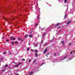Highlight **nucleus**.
Returning a JSON list of instances; mask_svg holds the SVG:
<instances>
[{
    "instance_id": "nucleus-6",
    "label": "nucleus",
    "mask_w": 75,
    "mask_h": 75,
    "mask_svg": "<svg viewBox=\"0 0 75 75\" xmlns=\"http://www.w3.org/2000/svg\"><path fill=\"white\" fill-rule=\"evenodd\" d=\"M45 33L43 34L42 35V38H44V35H45Z\"/></svg>"
},
{
    "instance_id": "nucleus-38",
    "label": "nucleus",
    "mask_w": 75,
    "mask_h": 75,
    "mask_svg": "<svg viewBox=\"0 0 75 75\" xmlns=\"http://www.w3.org/2000/svg\"><path fill=\"white\" fill-rule=\"evenodd\" d=\"M5 71V70H2V71Z\"/></svg>"
},
{
    "instance_id": "nucleus-20",
    "label": "nucleus",
    "mask_w": 75,
    "mask_h": 75,
    "mask_svg": "<svg viewBox=\"0 0 75 75\" xmlns=\"http://www.w3.org/2000/svg\"><path fill=\"white\" fill-rule=\"evenodd\" d=\"M15 44H18V41H17L15 42Z\"/></svg>"
},
{
    "instance_id": "nucleus-29",
    "label": "nucleus",
    "mask_w": 75,
    "mask_h": 75,
    "mask_svg": "<svg viewBox=\"0 0 75 75\" xmlns=\"http://www.w3.org/2000/svg\"><path fill=\"white\" fill-rule=\"evenodd\" d=\"M31 61V59H29L28 61V62H30V61Z\"/></svg>"
},
{
    "instance_id": "nucleus-50",
    "label": "nucleus",
    "mask_w": 75,
    "mask_h": 75,
    "mask_svg": "<svg viewBox=\"0 0 75 75\" xmlns=\"http://www.w3.org/2000/svg\"><path fill=\"white\" fill-rule=\"evenodd\" d=\"M70 60H71V59H70Z\"/></svg>"
},
{
    "instance_id": "nucleus-26",
    "label": "nucleus",
    "mask_w": 75,
    "mask_h": 75,
    "mask_svg": "<svg viewBox=\"0 0 75 75\" xmlns=\"http://www.w3.org/2000/svg\"><path fill=\"white\" fill-rule=\"evenodd\" d=\"M21 63H19L18 64V65H21Z\"/></svg>"
},
{
    "instance_id": "nucleus-45",
    "label": "nucleus",
    "mask_w": 75,
    "mask_h": 75,
    "mask_svg": "<svg viewBox=\"0 0 75 75\" xmlns=\"http://www.w3.org/2000/svg\"><path fill=\"white\" fill-rule=\"evenodd\" d=\"M42 65H43V64H44V63H42Z\"/></svg>"
},
{
    "instance_id": "nucleus-3",
    "label": "nucleus",
    "mask_w": 75,
    "mask_h": 75,
    "mask_svg": "<svg viewBox=\"0 0 75 75\" xmlns=\"http://www.w3.org/2000/svg\"><path fill=\"white\" fill-rule=\"evenodd\" d=\"M10 40H12V41H14V40H16V38H13V37H11Z\"/></svg>"
},
{
    "instance_id": "nucleus-10",
    "label": "nucleus",
    "mask_w": 75,
    "mask_h": 75,
    "mask_svg": "<svg viewBox=\"0 0 75 75\" xmlns=\"http://www.w3.org/2000/svg\"><path fill=\"white\" fill-rule=\"evenodd\" d=\"M18 40H20V41H23L24 40V39H23V40H21V39L20 38H18Z\"/></svg>"
},
{
    "instance_id": "nucleus-17",
    "label": "nucleus",
    "mask_w": 75,
    "mask_h": 75,
    "mask_svg": "<svg viewBox=\"0 0 75 75\" xmlns=\"http://www.w3.org/2000/svg\"><path fill=\"white\" fill-rule=\"evenodd\" d=\"M54 39V38H53V39L50 41V42H51L52 41H53Z\"/></svg>"
},
{
    "instance_id": "nucleus-31",
    "label": "nucleus",
    "mask_w": 75,
    "mask_h": 75,
    "mask_svg": "<svg viewBox=\"0 0 75 75\" xmlns=\"http://www.w3.org/2000/svg\"><path fill=\"white\" fill-rule=\"evenodd\" d=\"M18 18V17H16V18Z\"/></svg>"
},
{
    "instance_id": "nucleus-18",
    "label": "nucleus",
    "mask_w": 75,
    "mask_h": 75,
    "mask_svg": "<svg viewBox=\"0 0 75 75\" xmlns=\"http://www.w3.org/2000/svg\"><path fill=\"white\" fill-rule=\"evenodd\" d=\"M6 42H9V40L8 39H7L6 40Z\"/></svg>"
},
{
    "instance_id": "nucleus-14",
    "label": "nucleus",
    "mask_w": 75,
    "mask_h": 75,
    "mask_svg": "<svg viewBox=\"0 0 75 75\" xmlns=\"http://www.w3.org/2000/svg\"><path fill=\"white\" fill-rule=\"evenodd\" d=\"M27 37H28V35H25V38H27Z\"/></svg>"
},
{
    "instance_id": "nucleus-27",
    "label": "nucleus",
    "mask_w": 75,
    "mask_h": 75,
    "mask_svg": "<svg viewBox=\"0 0 75 75\" xmlns=\"http://www.w3.org/2000/svg\"><path fill=\"white\" fill-rule=\"evenodd\" d=\"M4 54H6V52H4Z\"/></svg>"
},
{
    "instance_id": "nucleus-43",
    "label": "nucleus",
    "mask_w": 75,
    "mask_h": 75,
    "mask_svg": "<svg viewBox=\"0 0 75 75\" xmlns=\"http://www.w3.org/2000/svg\"><path fill=\"white\" fill-rule=\"evenodd\" d=\"M42 42H43V41L42 40L41 43H42Z\"/></svg>"
},
{
    "instance_id": "nucleus-7",
    "label": "nucleus",
    "mask_w": 75,
    "mask_h": 75,
    "mask_svg": "<svg viewBox=\"0 0 75 75\" xmlns=\"http://www.w3.org/2000/svg\"><path fill=\"white\" fill-rule=\"evenodd\" d=\"M50 54V53H47L46 54V56L47 57H48L47 55H48Z\"/></svg>"
},
{
    "instance_id": "nucleus-34",
    "label": "nucleus",
    "mask_w": 75,
    "mask_h": 75,
    "mask_svg": "<svg viewBox=\"0 0 75 75\" xmlns=\"http://www.w3.org/2000/svg\"><path fill=\"white\" fill-rule=\"evenodd\" d=\"M22 60H23V61H25V59H22Z\"/></svg>"
},
{
    "instance_id": "nucleus-5",
    "label": "nucleus",
    "mask_w": 75,
    "mask_h": 75,
    "mask_svg": "<svg viewBox=\"0 0 75 75\" xmlns=\"http://www.w3.org/2000/svg\"><path fill=\"white\" fill-rule=\"evenodd\" d=\"M47 51V49H46L45 51H44V54H45V53Z\"/></svg>"
},
{
    "instance_id": "nucleus-39",
    "label": "nucleus",
    "mask_w": 75,
    "mask_h": 75,
    "mask_svg": "<svg viewBox=\"0 0 75 75\" xmlns=\"http://www.w3.org/2000/svg\"><path fill=\"white\" fill-rule=\"evenodd\" d=\"M61 28V26H60L58 28Z\"/></svg>"
},
{
    "instance_id": "nucleus-9",
    "label": "nucleus",
    "mask_w": 75,
    "mask_h": 75,
    "mask_svg": "<svg viewBox=\"0 0 75 75\" xmlns=\"http://www.w3.org/2000/svg\"><path fill=\"white\" fill-rule=\"evenodd\" d=\"M71 22H72V21H69V22L67 23V25H68V24H69L70 23H71Z\"/></svg>"
},
{
    "instance_id": "nucleus-15",
    "label": "nucleus",
    "mask_w": 75,
    "mask_h": 75,
    "mask_svg": "<svg viewBox=\"0 0 75 75\" xmlns=\"http://www.w3.org/2000/svg\"><path fill=\"white\" fill-rule=\"evenodd\" d=\"M29 73L30 74H29V75H31V74H33V72L31 71V73H30V72H29Z\"/></svg>"
},
{
    "instance_id": "nucleus-23",
    "label": "nucleus",
    "mask_w": 75,
    "mask_h": 75,
    "mask_svg": "<svg viewBox=\"0 0 75 75\" xmlns=\"http://www.w3.org/2000/svg\"><path fill=\"white\" fill-rule=\"evenodd\" d=\"M75 57V55H72L71 56L72 58H74Z\"/></svg>"
},
{
    "instance_id": "nucleus-40",
    "label": "nucleus",
    "mask_w": 75,
    "mask_h": 75,
    "mask_svg": "<svg viewBox=\"0 0 75 75\" xmlns=\"http://www.w3.org/2000/svg\"><path fill=\"white\" fill-rule=\"evenodd\" d=\"M2 59H3V58H2L1 59V60H2Z\"/></svg>"
},
{
    "instance_id": "nucleus-4",
    "label": "nucleus",
    "mask_w": 75,
    "mask_h": 75,
    "mask_svg": "<svg viewBox=\"0 0 75 75\" xmlns=\"http://www.w3.org/2000/svg\"><path fill=\"white\" fill-rule=\"evenodd\" d=\"M59 24H60V23H57V24H56L55 25V27H56L58 26V25H59Z\"/></svg>"
},
{
    "instance_id": "nucleus-16",
    "label": "nucleus",
    "mask_w": 75,
    "mask_h": 75,
    "mask_svg": "<svg viewBox=\"0 0 75 75\" xmlns=\"http://www.w3.org/2000/svg\"><path fill=\"white\" fill-rule=\"evenodd\" d=\"M29 37L30 38H32V35H29Z\"/></svg>"
},
{
    "instance_id": "nucleus-46",
    "label": "nucleus",
    "mask_w": 75,
    "mask_h": 75,
    "mask_svg": "<svg viewBox=\"0 0 75 75\" xmlns=\"http://www.w3.org/2000/svg\"><path fill=\"white\" fill-rule=\"evenodd\" d=\"M2 38H3L4 39V37H3Z\"/></svg>"
},
{
    "instance_id": "nucleus-30",
    "label": "nucleus",
    "mask_w": 75,
    "mask_h": 75,
    "mask_svg": "<svg viewBox=\"0 0 75 75\" xmlns=\"http://www.w3.org/2000/svg\"><path fill=\"white\" fill-rule=\"evenodd\" d=\"M67 2V0H64V2L65 3H66V2Z\"/></svg>"
},
{
    "instance_id": "nucleus-21",
    "label": "nucleus",
    "mask_w": 75,
    "mask_h": 75,
    "mask_svg": "<svg viewBox=\"0 0 75 75\" xmlns=\"http://www.w3.org/2000/svg\"><path fill=\"white\" fill-rule=\"evenodd\" d=\"M18 66H19V65L18 64L16 65H15V67H18Z\"/></svg>"
},
{
    "instance_id": "nucleus-52",
    "label": "nucleus",
    "mask_w": 75,
    "mask_h": 75,
    "mask_svg": "<svg viewBox=\"0 0 75 75\" xmlns=\"http://www.w3.org/2000/svg\"><path fill=\"white\" fill-rule=\"evenodd\" d=\"M1 62V61H0V62Z\"/></svg>"
},
{
    "instance_id": "nucleus-32",
    "label": "nucleus",
    "mask_w": 75,
    "mask_h": 75,
    "mask_svg": "<svg viewBox=\"0 0 75 75\" xmlns=\"http://www.w3.org/2000/svg\"><path fill=\"white\" fill-rule=\"evenodd\" d=\"M73 52V51H72L70 53V54H72V53Z\"/></svg>"
},
{
    "instance_id": "nucleus-2",
    "label": "nucleus",
    "mask_w": 75,
    "mask_h": 75,
    "mask_svg": "<svg viewBox=\"0 0 75 75\" xmlns=\"http://www.w3.org/2000/svg\"><path fill=\"white\" fill-rule=\"evenodd\" d=\"M35 54H36L35 55V57H38V54H38V51L36 50H35Z\"/></svg>"
},
{
    "instance_id": "nucleus-37",
    "label": "nucleus",
    "mask_w": 75,
    "mask_h": 75,
    "mask_svg": "<svg viewBox=\"0 0 75 75\" xmlns=\"http://www.w3.org/2000/svg\"><path fill=\"white\" fill-rule=\"evenodd\" d=\"M47 45V44H44V45L45 46V45Z\"/></svg>"
},
{
    "instance_id": "nucleus-25",
    "label": "nucleus",
    "mask_w": 75,
    "mask_h": 75,
    "mask_svg": "<svg viewBox=\"0 0 75 75\" xmlns=\"http://www.w3.org/2000/svg\"><path fill=\"white\" fill-rule=\"evenodd\" d=\"M29 50H30V48H29L28 49H27V51H29Z\"/></svg>"
},
{
    "instance_id": "nucleus-35",
    "label": "nucleus",
    "mask_w": 75,
    "mask_h": 75,
    "mask_svg": "<svg viewBox=\"0 0 75 75\" xmlns=\"http://www.w3.org/2000/svg\"><path fill=\"white\" fill-rule=\"evenodd\" d=\"M32 31H30V33H32Z\"/></svg>"
},
{
    "instance_id": "nucleus-42",
    "label": "nucleus",
    "mask_w": 75,
    "mask_h": 75,
    "mask_svg": "<svg viewBox=\"0 0 75 75\" xmlns=\"http://www.w3.org/2000/svg\"><path fill=\"white\" fill-rule=\"evenodd\" d=\"M61 32V30H59V33H60Z\"/></svg>"
},
{
    "instance_id": "nucleus-8",
    "label": "nucleus",
    "mask_w": 75,
    "mask_h": 75,
    "mask_svg": "<svg viewBox=\"0 0 75 75\" xmlns=\"http://www.w3.org/2000/svg\"><path fill=\"white\" fill-rule=\"evenodd\" d=\"M61 43L62 44H63V45H64V41H62L61 42Z\"/></svg>"
},
{
    "instance_id": "nucleus-41",
    "label": "nucleus",
    "mask_w": 75,
    "mask_h": 75,
    "mask_svg": "<svg viewBox=\"0 0 75 75\" xmlns=\"http://www.w3.org/2000/svg\"><path fill=\"white\" fill-rule=\"evenodd\" d=\"M66 16H67V15H65V16H64V17H66Z\"/></svg>"
},
{
    "instance_id": "nucleus-28",
    "label": "nucleus",
    "mask_w": 75,
    "mask_h": 75,
    "mask_svg": "<svg viewBox=\"0 0 75 75\" xmlns=\"http://www.w3.org/2000/svg\"><path fill=\"white\" fill-rule=\"evenodd\" d=\"M54 56H55V57H56V56H57V55L56 54V53H54Z\"/></svg>"
},
{
    "instance_id": "nucleus-48",
    "label": "nucleus",
    "mask_w": 75,
    "mask_h": 75,
    "mask_svg": "<svg viewBox=\"0 0 75 75\" xmlns=\"http://www.w3.org/2000/svg\"><path fill=\"white\" fill-rule=\"evenodd\" d=\"M74 52H75V51H74Z\"/></svg>"
},
{
    "instance_id": "nucleus-44",
    "label": "nucleus",
    "mask_w": 75,
    "mask_h": 75,
    "mask_svg": "<svg viewBox=\"0 0 75 75\" xmlns=\"http://www.w3.org/2000/svg\"><path fill=\"white\" fill-rule=\"evenodd\" d=\"M69 45H71V44H69Z\"/></svg>"
},
{
    "instance_id": "nucleus-19",
    "label": "nucleus",
    "mask_w": 75,
    "mask_h": 75,
    "mask_svg": "<svg viewBox=\"0 0 75 75\" xmlns=\"http://www.w3.org/2000/svg\"><path fill=\"white\" fill-rule=\"evenodd\" d=\"M11 54V52H9V53L7 54V55H10Z\"/></svg>"
},
{
    "instance_id": "nucleus-22",
    "label": "nucleus",
    "mask_w": 75,
    "mask_h": 75,
    "mask_svg": "<svg viewBox=\"0 0 75 75\" xmlns=\"http://www.w3.org/2000/svg\"><path fill=\"white\" fill-rule=\"evenodd\" d=\"M8 67V65H5V68H7Z\"/></svg>"
},
{
    "instance_id": "nucleus-1",
    "label": "nucleus",
    "mask_w": 75,
    "mask_h": 75,
    "mask_svg": "<svg viewBox=\"0 0 75 75\" xmlns=\"http://www.w3.org/2000/svg\"><path fill=\"white\" fill-rule=\"evenodd\" d=\"M4 19L6 21H7V22H10V21H11V19H6L5 18H4Z\"/></svg>"
},
{
    "instance_id": "nucleus-12",
    "label": "nucleus",
    "mask_w": 75,
    "mask_h": 75,
    "mask_svg": "<svg viewBox=\"0 0 75 75\" xmlns=\"http://www.w3.org/2000/svg\"><path fill=\"white\" fill-rule=\"evenodd\" d=\"M11 43L12 45H13V44H14V42H11Z\"/></svg>"
},
{
    "instance_id": "nucleus-33",
    "label": "nucleus",
    "mask_w": 75,
    "mask_h": 75,
    "mask_svg": "<svg viewBox=\"0 0 75 75\" xmlns=\"http://www.w3.org/2000/svg\"><path fill=\"white\" fill-rule=\"evenodd\" d=\"M31 51H32V52H33L34 51V50H33V49H31Z\"/></svg>"
},
{
    "instance_id": "nucleus-51",
    "label": "nucleus",
    "mask_w": 75,
    "mask_h": 75,
    "mask_svg": "<svg viewBox=\"0 0 75 75\" xmlns=\"http://www.w3.org/2000/svg\"><path fill=\"white\" fill-rule=\"evenodd\" d=\"M35 64H36V63H35Z\"/></svg>"
},
{
    "instance_id": "nucleus-11",
    "label": "nucleus",
    "mask_w": 75,
    "mask_h": 75,
    "mask_svg": "<svg viewBox=\"0 0 75 75\" xmlns=\"http://www.w3.org/2000/svg\"><path fill=\"white\" fill-rule=\"evenodd\" d=\"M36 62V60L35 59H34V60L33 62V64L35 63V62Z\"/></svg>"
},
{
    "instance_id": "nucleus-13",
    "label": "nucleus",
    "mask_w": 75,
    "mask_h": 75,
    "mask_svg": "<svg viewBox=\"0 0 75 75\" xmlns=\"http://www.w3.org/2000/svg\"><path fill=\"white\" fill-rule=\"evenodd\" d=\"M38 17H39V15H38V21H40V18H39Z\"/></svg>"
},
{
    "instance_id": "nucleus-24",
    "label": "nucleus",
    "mask_w": 75,
    "mask_h": 75,
    "mask_svg": "<svg viewBox=\"0 0 75 75\" xmlns=\"http://www.w3.org/2000/svg\"><path fill=\"white\" fill-rule=\"evenodd\" d=\"M37 24H38V23H36V24H35V25L36 27L37 26Z\"/></svg>"
},
{
    "instance_id": "nucleus-47",
    "label": "nucleus",
    "mask_w": 75,
    "mask_h": 75,
    "mask_svg": "<svg viewBox=\"0 0 75 75\" xmlns=\"http://www.w3.org/2000/svg\"><path fill=\"white\" fill-rule=\"evenodd\" d=\"M39 29L40 30V28H39Z\"/></svg>"
},
{
    "instance_id": "nucleus-36",
    "label": "nucleus",
    "mask_w": 75,
    "mask_h": 75,
    "mask_svg": "<svg viewBox=\"0 0 75 75\" xmlns=\"http://www.w3.org/2000/svg\"><path fill=\"white\" fill-rule=\"evenodd\" d=\"M65 58H66V57H65L62 60H64V59H65Z\"/></svg>"
},
{
    "instance_id": "nucleus-49",
    "label": "nucleus",
    "mask_w": 75,
    "mask_h": 75,
    "mask_svg": "<svg viewBox=\"0 0 75 75\" xmlns=\"http://www.w3.org/2000/svg\"><path fill=\"white\" fill-rule=\"evenodd\" d=\"M50 6H51V5H50Z\"/></svg>"
}]
</instances>
